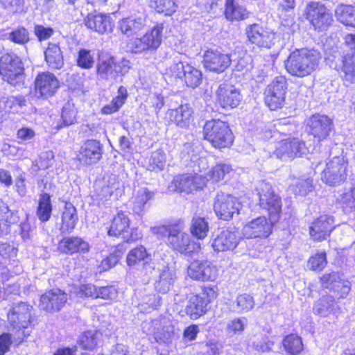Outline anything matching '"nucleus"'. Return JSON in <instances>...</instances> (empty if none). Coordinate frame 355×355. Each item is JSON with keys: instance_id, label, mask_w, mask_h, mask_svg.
<instances>
[{"instance_id": "f257e3e1", "label": "nucleus", "mask_w": 355, "mask_h": 355, "mask_svg": "<svg viewBox=\"0 0 355 355\" xmlns=\"http://www.w3.org/2000/svg\"><path fill=\"white\" fill-rule=\"evenodd\" d=\"M320 60V53L314 49H297L290 54L285 67L291 75L303 78L318 68Z\"/></svg>"}, {"instance_id": "f03ea898", "label": "nucleus", "mask_w": 355, "mask_h": 355, "mask_svg": "<svg viewBox=\"0 0 355 355\" xmlns=\"http://www.w3.org/2000/svg\"><path fill=\"white\" fill-rule=\"evenodd\" d=\"M10 327L21 333L18 339L24 340L30 335V329L36 319L35 309L32 305L25 302L13 303L7 313Z\"/></svg>"}, {"instance_id": "7ed1b4c3", "label": "nucleus", "mask_w": 355, "mask_h": 355, "mask_svg": "<svg viewBox=\"0 0 355 355\" xmlns=\"http://www.w3.org/2000/svg\"><path fill=\"white\" fill-rule=\"evenodd\" d=\"M256 192L259 197L260 207L268 212L269 218L272 223H277L282 211V198L275 192L270 183L263 180L257 183Z\"/></svg>"}, {"instance_id": "20e7f679", "label": "nucleus", "mask_w": 355, "mask_h": 355, "mask_svg": "<svg viewBox=\"0 0 355 355\" xmlns=\"http://www.w3.org/2000/svg\"><path fill=\"white\" fill-rule=\"evenodd\" d=\"M203 133L205 139L215 148H226L233 142V135L228 124L220 120L207 121Z\"/></svg>"}, {"instance_id": "39448f33", "label": "nucleus", "mask_w": 355, "mask_h": 355, "mask_svg": "<svg viewBox=\"0 0 355 355\" xmlns=\"http://www.w3.org/2000/svg\"><path fill=\"white\" fill-rule=\"evenodd\" d=\"M24 68L19 57L6 53L0 58V76L4 81L16 86L23 83Z\"/></svg>"}, {"instance_id": "423d86ee", "label": "nucleus", "mask_w": 355, "mask_h": 355, "mask_svg": "<svg viewBox=\"0 0 355 355\" xmlns=\"http://www.w3.org/2000/svg\"><path fill=\"white\" fill-rule=\"evenodd\" d=\"M347 161L343 156H335L327 164L321 173V179L330 186L343 182L347 178Z\"/></svg>"}, {"instance_id": "0eeeda50", "label": "nucleus", "mask_w": 355, "mask_h": 355, "mask_svg": "<svg viewBox=\"0 0 355 355\" xmlns=\"http://www.w3.org/2000/svg\"><path fill=\"white\" fill-rule=\"evenodd\" d=\"M241 204L239 199L224 192L218 193L214 198V209L221 220H229L239 214Z\"/></svg>"}, {"instance_id": "6e6552de", "label": "nucleus", "mask_w": 355, "mask_h": 355, "mask_svg": "<svg viewBox=\"0 0 355 355\" xmlns=\"http://www.w3.org/2000/svg\"><path fill=\"white\" fill-rule=\"evenodd\" d=\"M286 89L287 82L284 76H277L267 86L264 100L270 110H276L284 105Z\"/></svg>"}, {"instance_id": "1a4fd4ad", "label": "nucleus", "mask_w": 355, "mask_h": 355, "mask_svg": "<svg viewBox=\"0 0 355 355\" xmlns=\"http://www.w3.org/2000/svg\"><path fill=\"white\" fill-rule=\"evenodd\" d=\"M306 18L310 21L315 29L322 31L326 29L333 21L329 10L320 2L312 1L306 9Z\"/></svg>"}, {"instance_id": "9d476101", "label": "nucleus", "mask_w": 355, "mask_h": 355, "mask_svg": "<svg viewBox=\"0 0 355 355\" xmlns=\"http://www.w3.org/2000/svg\"><path fill=\"white\" fill-rule=\"evenodd\" d=\"M333 130V121L326 115L313 114L307 121L308 132L313 135L318 142L327 139Z\"/></svg>"}, {"instance_id": "9b49d317", "label": "nucleus", "mask_w": 355, "mask_h": 355, "mask_svg": "<svg viewBox=\"0 0 355 355\" xmlns=\"http://www.w3.org/2000/svg\"><path fill=\"white\" fill-rule=\"evenodd\" d=\"M305 152L304 142L298 138L294 137L280 141L274 152V155L282 161H288L301 156Z\"/></svg>"}, {"instance_id": "f8f14e48", "label": "nucleus", "mask_w": 355, "mask_h": 355, "mask_svg": "<svg viewBox=\"0 0 355 355\" xmlns=\"http://www.w3.org/2000/svg\"><path fill=\"white\" fill-rule=\"evenodd\" d=\"M231 56L217 49H208L204 53L202 64L204 67L217 73L225 71L231 64Z\"/></svg>"}, {"instance_id": "ddd939ff", "label": "nucleus", "mask_w": 355, "mask_h": 355, "mask_svg": "<svg viewBox=\"0 0 355 355\" xmlns=\"http://www.w3.org/2000/svg\"><path fill=\"white\" fill-rule=\"evenodd\" d=\"M245 34L248 40L259 47L270 49L275 43V33L258 24L248 26Z\"/></svg>"}, {"instance_id": "4468645a", "label": "nucleus", "mask_w": 355, "mask_h": 355, "mask_svg": "<svg viewBox=\"0 0 355 355\" xmlns=\"http://www.w3.org/2000/svg\"><path fill=\"white\" fill-rule=\"evenodd\" d=\"M187 274L193 280L214 281L218 276V270L207 260H195L188 266Z\"/></svg>"}, {"instance_id": "2eb2a0df", "label": "nucleus", "mask_w": 355, "mask_h": 355, "mask_svg": "<svg viewBox=\"0 0 355 355\" xmlns=\"http://www.w3.org/2000/svg\"><path fill=\"white\" fill-rule=\"evenodd\" d=\"M67 300V295L64 291L59 288H53L41 295L39 307L44 311L53 313L59 311Z\"/></svg>"}, {"instance_id": "dca6fc26", "label": "nucleus", "mask_w": 355, "mask_h": 355, "mask_svg": "<svg viewBox=\"0 0 355 355\" xmlns=\"http://www.w3.org/2000/svg\"><path fill=\"white\" fill-rule=\"evenodd\" d=\"M60 87V82L56 76L49 71L39 73L35 80V94L48 98L52 96Z\"/></svg>"}, {"instance_id": "f3484780", "label": "nucleus", "mask_w": 355, "mask_h": 355, "mask_svg": "<svg viewBox=\"0 0 355 355\" xmlns=\"http://www.w3.org/2000/svg\"><path fill=\"white\" fill-rule=\"evenodd\" d=\"M274 223L270 219L268 221L264 216L258 217L243 227V236L247 239L268 237L271 233Z\"/></svg>"}, {"instance_id": "a211bd4d", "label": "nucleus", "mask_w": 355, "mask_h": 355, "mask_svg": "<svg viewBox=\"0 0 355 355\" xmlns=\"http://www.w3.org/2000/svg\"><path fill=\"white\" fill-rule=\"evenodd\" d=\"M217 101L223 108H234L239 105L241 99L240 92L233 85L220 84L216 90Z\"/></svg>"}, {"instance_id": "6ab92c4d", "label": "nucleus", "mask_w": 355, "mask_h": 355, "mask_svg": "<svg viewBox=\"0 0 355 355\" xmlns=\"http://www.w3.org/2000/svg\"><path fill=\"white\" fill-rule=\"evenodd\" d=\"M171 184L174 185L175 190L189 193L202 189L205 184V180L201 175L197 173L183 174L175 176Z\"/></svg>"}, {"instance_id": "aec40b11", "label": "nucleus", "mask_w": 355, "mask_h": 355, "mask_svg": "<svg viewBox=\"0 0 355 355\" xmlns=\"http://www.w3.org/2000/svg\"><path fill=\"white\" fill-rule=\"evenodd\" d=\"M334 228V217L329 215H322L311 225L310 235L315 241L325 240Z\"/></svg>"}, {"instance_id": "412c9836", "label": "nucleus", "mask_w": 355, "mask_h": 355, "mask_svg": "<svg viewBox=\"0 0 355 355\" xmlns=\"http://www.w3.org/2000/svg\"><path fill=\"white\" fill-rule=\"evenodd\" d=\"M193 108L189 103L181 104L175 109H169L166 117L178 127L187 128L192 121Z\"/></svg>"}, {"instance_id": "4be33fe9", "label": "nucleus", "mask_w": 355, "mask_h": 355, "mask_svg": "<svg viewBox=\"0 0 355 355\" xmlns=\"http://www.w3.org/2000/svg\"><path fill=\"white\" fill-rule=\"evenodd\" d=\"M85 26L92 30L100 33H107L112 31L114 24L111 17L108 15L92 12L85 18Z\"/></svg>"}, {"instance_id": "5701e85b", "label": "nucleus", "mask_w": 355, "mask_h": 355, "mask_svg": "<svg viewBox=\"0 0 355 355\" xmlns=\"http://www.w3.org/2000/svg\"><path fill=\"white\" fill-rule=\"evenodd\" d=\"M97 74L103 79L111 83L116 81L119 76V67L116 65L113 57L108 54L99 55L96 66Z\"/></svg>"}, {"instance_id": "b1692460", "label": "nucleus", "mask_w": 355, "mask_h": 355, "mask_svg": "<svg viewBox=\"0 0 355 355\" xmlns=\"http://www.w3.org/2000/svg\"><path fill=\"white\" fill-rule=\"evenodd\" d=\"M167 243L173 250L181 253H189L193 250L189 235L182 232L180 228L176 225L172 231L171 230L169 238L167 239Z\"/></svg>"}, {"instance_id": "393cba45", "label": "nucleus", "mask_w": 355, "mask_h": 355, "mask_svg": "<svg viewBox=\"0 0 355 355\" xmlns=\"http://www.w3.org/2000/svg\"><path fill=\"white\" fill-rule=\"evenodd\" d=\"M101 155V144L96 140L91 139L81 146L78 157L80 162L87 165L97 162Z\"/></svg>"}, {"instance_id": "a878e982", "label": "nucleus", "mask_w": 355, "mask_h": 355, "mask_svg": "<svg viewBox=\"0 0 355 355\" xmlns=\"http://www.w3.org/2000/svg\"><path fill=\"white\" fill-rule=\"evenodd\" d=\"M239 239L235 232L230 230H221L212 242V247L216 251L233 250L238 244Z\"/></svg>"}, {"instance_id": "bb28decb", "label": "nucleus", "mask_w": 355, "mask_h": 355, "mask_svg": "<svg viewBox=\"0 0 355 355\" xmlns=\"http://www.w3.org/2000/svg\"><path fill=\"white\" fill-rule=\"evenodd\" d=\"M146 26V17L144 14L132 15L123 18L119 21V28L122 33L130 36Z\"/></svg>"}, {"instance_id": "cd10ccee", "label": "nucleus", "mask_w": 355, "mask_h": 355, "mask_svg": "<svg viewBox=\"0 0 355 355\" xmlns=\"http://www.w3.org/2000/svg\"><path fill=\"white\" fill-rule=\"evenodd\" d=\"M58 250L64 254L85 253L89 251V245L78 236L64 237L59 242Z\"/></svg>"}, {"instance_id": "c85d7f7f", "label": "nucleus", "mask_w": 355, "mask_h": 355, "mask_svg": "<svg viewBox=\"0 0 355 355\" xmlns=\"http://www.w3.org/2000/svg\"><path fill=\"white\" fill-rule=\"evenodd\" d=\"M159 271V275L158 279L155 283V288L159 293H166L177 279L175 270L172 267L165 266Z\"/></svg>"}, {"instance_id": "c756f323", "label": "nucleus", "mask_w": 355, "mask_h": 355, "mask_svg": "<svg viewBox=\"0 0 355 355\" xmlns=\"http://www.w3.org/2000/svg\"><path fill=\"white\" fill-rule=\"evenodd\" d=\"M208 300L200 295H191L186 305L184 311L189 317L196 320L206 312Z\"/></svg>"}, {"instance_id": "7c9ffc66", "label": "nucleus", "mask_w": 355, "mask_h": 355, "mask_svg": "<svg viewBox=\"0 0 355 355\" xmlns=\"http://www.w3.org/2000/svg\"><path fill=\"white\" fill-rule=\"evenodd\" d=\"M45 61L53 69H60L64 65V56L59 44L49 42L44 51Z\"/></svg>"}, {"instance_id": "2f4dec72", "label": "nucleus", "mask_w": 355, "mask_h": 355, "mask_svg": "<svg viewBox=\"0 0 355 355\" xmlns=\"http://www.w3.org/2000/svg\"><path fill=\"white\" fill-rule=\"evenodd\" d=\"M255 305L254 297L248 293L238 295L234 300L230 304V309L233 312L239 314L248 313L251 311Z\"/></svg>"}, {"instance_id": "473e14b6", "label": "nucleus", "mask_w": 355, "mask_h": 355, "mask_svg": "<svg viewBox=\"0 0 355 355\" xmlns=\"http://www.w3.org/2000/svg\"><path fill=\"white\" fill-rule=\"evenodd\" d=\"M77 221L78 216L76 207L71 203H66L62 215L61 232L65 233L73 230Z\"/></svg>"}, {"instance_id": "72a5a7b5", "label": "nucleus", "mask_w": 355, "mask_h": 355, "mask_svg": "<svg viewBox=\"0 0 355 355\" xmlns=\"http://www.w3.org/2000/svg\"><path fill=\"white\" fill-rule=\"evenodd\" d=\"M129 225L130 220L128 217L123 212H119L114 217L107 233L112 236H118L121 234L124 236L129 228Z\"/></svg>"}, {"instance_id": "f704fd0d", "label": "nucleus", "mask_w": 355, "mask_h": 355, "mask_svg": "<svg viewBox=\"0 0 355 355\" xmlns=\"http://www.w3.org/2000/svg\"><path fill=\"white\" fill-rule=\"evenodd\" d=\"M225 17L230 21L243 20L248 17L249 12L234 0H225Z\"/></svg>"}, {"instance_id": "c9c22d12", "label": "nucleus", "mask_w": 355, "mask_h": 355, "mask_svg": "<svg viewBox=\"0 0 355 355\" xmlns=\"http://www.w3.org/2000/svg\"><path fill=\"white\" fill-rule=\"evenodd\" d=\"M335 297L332 295H323L314 304L313 311L321 316H327L336 306Z\"/></svg>"}, {"instance_id": "e433bc0d", "label": "nucleus", "mask_w": 355, "mask_h": 355, "mask_svg": "<svg viewBox=\"0 0 355 355\" xmlns=\"http://www.w3.org/2000/svg\"><path fill=\"white\" fill-rule=\"evenodd\" d=\"M338 19L346 26L355 27V7L352 6L339 5L335 10Z\"/></svg>"}, {"instance_id": "4c0bfd02", "label": "nucleus", "mask_w": 355, "mask_h": 355, "mask_svg": "<svg viewBox=\"0 0 355 355\" xmlns=\"http://www.w3.org/2000/svg\"><path fill=\"white\" fill-rule=\"evenodd\" d=\"M337 202L345 214L355 212V187L340 193Z\"/></svg>"}, {"instance_id": "58836bf2", "label": "nucleus", "mask_w": 355, "mask_h": 355, "mask_svg": "<svg viewBox=\"0 0 355 355\" xmlns=\"http://www.w3.org/2000/svg\"><path fill=\"white\" fill-rule=\"evenodd\" d=\"M127 89L121 86L118 89V95L112 99L110 104L105 105L102 108V113L110 114L116 112L123 105L127 98Z\"/></svg>"}, {"instance_id": "ea45409f", "label": "nucleus", "mask_w": 355, "mask_h": 355, "mask_svg": "<svg viewBox=\"0 0 355 355\" xmlns=\"http://www.w3.org/2000/svg\"><path fill=\"white\" fill-rule=\"evenodd\" d=\"M164 30L163 24H157L150 31V33H146L143 36L149 49H156L161 44L162 40V32Z\"/></svg>"}, {"instance_id": "a19ab883", "label": "nucleus", "mask_w": 355, "mask_h": 355, "mask_svg": "<svg viewBox=\"0 0 355 355\" xmlns=\"http://www.w3.org/2000/svg\"><path fill=\"white\" fill-rule=\"evenodd\" d=\"M101 337V334L98 331L89 330L80 336L78 343L85 349H92L98 345Z\"/></svg>"}, {"instance_id": "79ce46f5", "label": "nucleus", "mask_w": 355, "mask_h": 355, "mask_svg": "<svg viewBox=\"0 0 355 355\" xmlns=\"http://www.w3.org/2000/svg\"><path fill=\"white\" fill-rule=\"evenodd\" d=\"M153 192L150 191L147 188L139 189L134 197L133 211L136 214H141L146 202L153 196Z\"/></svg>"}, {"instance_id": "37998d69", "label": "nucleus", "mask_w": 355, "mask_h": 355, "mask_svg": "<svg viewBox=\"0 0 355 355\" xmlns=\"http://www.w3.org/2000/svg\"><path fill=\"white\" fill-rule=\"evenodd\" d=\"M166 154L162 149H157L152 153L147 164V168L151 171H162L166 165Z\"/></svg>"}, {"instance_id": "c03bdc74", "label": "nucleus", "mask_w": 355, "mask_h": 355, "mask_svg": "<svg viewBox=\"0 0 355 355\" xmlns=\"http://www.w3.org/2000/svg\"><path fill=\"white\" fill-rule=\"evenodd\" d=\"M52 207L50 196L46 193L40 196L37 215L42 221H47L51 214Z\"/></svg>"}, {"instance_id": "a18cd8bd", "label": "nucleus", "mask_w": 355, "mask_h": 355, "mask_svg": "<svg viewBox=\"0 0 355 355\" xmlns=\"http://www.w3.org/2000/svg\"><path fill=\"white\" fill-rule=\"evenodd\" d=\"M150 6L159 13L170 16L175 12L177 4L175 0H150Z\"/></svg>"}, {"instance_id": "49530a36", "label": "nucleus", "mask_w": 355, "mask_h": 355, "mask_svg": "<svg viewBox=\"0 0 355 355\" xmlns=\"http://www.w3.org/2000/svg\"><path fill=\"white\" fill-rule=\"evenodd\" d=\"M202 73L197 68L189 64L186 67V72L182 81L188 87L196 88L200 85L202 82Z\"/></svg>"}, {"instance_id": "de8ad7c7", "label": "nucleus", "mask_w": 355, "mask_h": 355, "mask_svg": "<svg viewBox=\"0 0 355 355\" xmlns=\"http://www.w3.org/2000/svg\"><path fill=\"white\" fill-rule=\"evenodd\" d=\"M208 231L209 225L205 218L199 216L193 218L191 232L195 237L202 239L207 236Z\"/></svg>"}, {"instance_id": "09e8293b", "label": "nucleus", "mask_w": 355, "mask_h": 355, "mask_svg": "<svg viewBox=\"0 0 355 355\" xmlns=\"http://www.w3.org/2000/svg\"><path fill=\"white\" fill-rule=\"evenodd\" d=\"M284 349L290 354H299L303 349V343L300 337L296 334L286 336L282 341Z\"/></svg>"}, {"instance_id": "8fccbe9b", "label": "nucleus", "mask_w": 355, "mask_h": 355, "mask_svg": "<svg viewBox=\"0 0 355 355\" xmlns=\"http://www.w3.org/2000/svg\"><path fill=\"white\" fill-rule=\"evenodd\" d=\"M232 171V167L229 164H218L214 166L209 171L205 178L207 180H211L213 182H218L223 180L227 174Z\"/></svg>"}, {"instance_id": "3c124183", "label": "nucleus", "mask_w": 355, "mask_h": 355, "mask_svg": "<svg viewBox=\"0 0 355 355\" xmlns=\"http://www.w3.org/2000/svg\"><path fill=\"white\" fill-rule=\"evenodd\" d=\"M187 66H189V64L175 59L166 69V74L182 80L185 75Z\"/></svg>"}, {"instance_id": "603ef678", "label": "nucleus", "mask_w": 355, "mask_h": 355, "mask_svg": "<svg viewBox=\"0 0 355 355\" xmlns=\"http://www.w3.org/2000/svg\"><path fill=\"white\" fill-rule=\"evenodd\" d=\"M77 65L85 69H92L94 64V56L92 51L81 49L79 50L76 58Z\"/></svg>"}, {"instance_id": "864d4df0", "label": "nucleus", "mask_w": 355, "mask_h": 355, "mask_svg": "<svg viewBox=\"0 0 355 355\" xmlns=\"http://www.w3.org/2000/svg\"><path fill=\"white\" fill-rule=\"evenodd\" d=\"M148 258L146 248L139 245L129 252L126 257V262L129 266H135Z\"/></svg>"}, {"instance_id": "5fc2aeb1", "label": "nucleus", "mask_w": 355, "mask_h": 355, "mask_svg": "<svg viewBox=\"0 0 355 355\" xmlns=\"http://www.w3.org/2000/svg\"><path fill=\"white\" fill-rule=\"evenodd\" d=\"M248 320L245 317L235 318L230 320L227 324V331L230 334H241L247 324Z\"/></svg>"}, {"instance_id": "6e6d98bb", "label": "nucleus", "mask_w": 355, "mask_h": 355, "mask_svg": "<svg viewBox=\"0 0 355 355\" xmlns=\"http://www.w3.org/2000/svg\"><path fill=\"white\" fill-rule=\"evenodd\" d=\"M327 263L326 253L320 252L309 258L307 266L312 270L321 271L326 266Z\"/></svg>"}, {"instance_id": "4d7b16f0", "label": "nucleus", "mask_w": 355, "mask_h": 355, "mask_svg": "<svg viewBox=\"0 0 355 355\" xmlns=\"http://www.w3.org/2000/svg\"><path fill=\"white\" fill-rule=\"evenodd\" d=\"M29 32L24 27H18L9 33L8 39L14 43L24 45L29 41Z\"/></svg>"}, {"instance_id": "13d9d810", "label": "nucleus", "mask_w": 355, "mask_h": 355, "mask_svg": "<svg viewBox=\"0 0 355 355\" xmlns=\"http://www.w3.org/2000/svg\"><path fill=\"white\" fill-rule=\"evenodd\" d=\"M351 286L350 282L346 279H344L339 275V279H336L334 286L331 291L336 293L334 295L335 298H343L350 291Z\"/></svg>"}, {"instance_id": "bf43d9fd", "label": "nucleus", "mask_w": 355, "mask_h": 355, "mask_svg": "<svg viewBox=\"0 0 355 355\" xmlns=\"http://www.w3.org/2000/svg\"><path fill=\"white\" fill-rule=\"evenodd\" d=\"M76 110L73 105L67 103L62 107L61 119L65 126L70 125L76 121Z\"/></svg>"}, {"instance_id": "052dcab7", "label": "nucleus", "mask_w": 355, "mask_h": 355, "mask_svg": "<svg viewBox=\"0 0 355 355\" xmlns=\"http://www.w3.org/2000/svg\"><path fill=\"white\" fill-rule=\"evenodd\" d=\"M0 220L12 224L17 222V216L9 209L8 206L0 199Z\"/></svg>"}, {"instance_id": "680f3d73", "label": "nucleus", "mask_w": 355, "mask_h": 355, "mask_svg": "<svg viewBox=\"0 0 355 355\" xmlns=\"http://www.w3.org/2000/svg\"><path fill=\"white\" fill-rule=\"evenodd\" d=\"M343 69L347 76L355 80V55H346L343 60Z\"/></svg>"}, {"instance_id": "e2e57ef3", "label": "nucleus", "mask_w": 355, "mask_h": 355, "mask_svg": "<svg viewBox=\"0 0 355 355\" xmlns=\"http://www.w3.org/2000/svg\"><path fill=\"white\" fill-rule=\"evenodd\" d=\"M339 279V274L336 272H333L328 274H324L321 278L320 282L322 286L325 288L329 289L331 291L333 289V286H334L336 279Z\"/></svg>"}, {"instance_id": "0e129e2a", "label": "nucleus", "mask_w": 355, "mask_h": 355, "mask_svg": "<svg viewBox=\"0 0 355 355\" xmlns=\"http://www.w3.org/2000/svg\"><path fill=\"white\" fill-rule=\"evenodd\" d=\"M97 298L113 300L117 297V291L113 286H103L98 288Z\"/></svg>"}, {"instance_id": "69168bd1", "label": "nucleus", "mask_w": 355, "mask_h": 355, "mask_svg": "<svg viewBox=\"0 0 355 355\" xmlns=\"http://www.w3.org/2000/svg\"><path fill=\"white\" fill-rule=\"evenodd\" d=\"M35 35L39 41L48 40L54 33L52 28L44 27L42 25H36L34 28Z\"/></svg>"}, {"instance_id": "338daca9", "label": "nucleus", "mask_w": 355, "mask_h": 355, "mask_svg": "<svg viewBox=\"0 0 355 355\" xmlns=\"http://www.w3.org/2000/svg\"><path fill=\"white\" fill-rule=\"evenodd\" d=\"M145 41H147L146 39H144L143 37L141 38H136L132 40L130 44V48L133 53H141L144 51L148 50V47Z\"/></svg>"}, {"instance_id": "774afa93", "label": "nucleus", "mask_w": 355, "mask_h": 355, "mask_svg": "<svg viewBox=\"0 0 355 355\" xmlns=\"http://www.w3.org/2000/svg\"><path fill=\"white\" fill-rule=\"evenodd\" d=\"M12 344V336L10 334L5 333L0 336V355H4L9 351Z\"/></svg>"}]
</instances>
